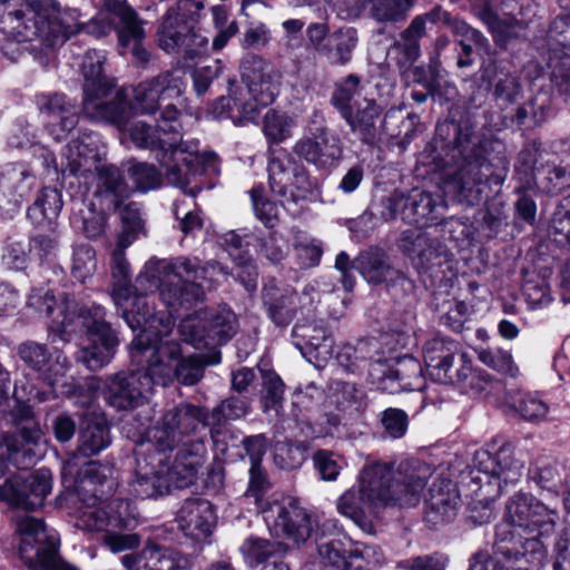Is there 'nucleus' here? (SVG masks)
Wrapping results in <instances>:
<instances>
[{
  "label": "nucleus",
  "mask_w": 570,
  "mask_h": 570,
  "mask_svg": "<svg viewBox=\"0 0 570 570\" xmlns=\"http://www.w3.org/2000/svg\"><path fill=\"white\" fill-rule=\"evenodd\" d=\"M134 242L132 236L119 235L117 247L111 253L110 268L114 279L111 298L127 325L139 330L146 324L151 327L161 324L165 332L171 326L169 315L154 313L146 294L159 291L163 302L174 312L188 309L203 302L205 291L214 287L212 276L217 267L200 266L196 259L177 257L174 259L150 258L136 278L135 287L129 286L130 265L125 249Z\"/></svg>",
  "instance_id": "f257e3e1"
},
{
  "label": "nucleus",
  "mask_w": 570,
  "mask_h": 570,
  "mask_svg": "<svg viewBox=\"0 0 570 570\" xmlns=\"http://www.w3.org/2000/svg\"><path fill=\"white\" fill-rule=\"evenodd\" d=\"M430 475V468L419 461L402 462L396 471L386 463H368L358 473L357 490L352 488L342 493L336 510L363 532L371 533L379 508L391 502L415 505Z\"/></svg>",
  "instance_id": "f03ea898"
},
{
  "label": "nucleus",
  "mask_w": 570,
  "mask_h": 570,
  "mask_svg": "<svg viewBox=\"0 0 570 570\" xmlns=\"http://www.w3.org/2000/svg\"><path fill=\"white\" fill-rule=\"evenodd\" d=\"M558 518L556 509L533 494L514 493L495 527L494 556L519 570H538L547 559L544 541L554 533Z\"/></svg>",
  "instance_id": "7ed1b4c3"
},
{
  "label": "nucleus",
  "mask_w": 570,
  "mask_h": 570,
  "mask_svg": "<svg viewBox=\"0 0 570 570\" xmlns=\"http://www.w3.org/2000/svg\"><path fill=\"white\" fill-rule=\"evenodd\" d=\"M28 306L50 318L48 330L61 341H70L72 334L80 328L86 330L77 358L90 371L104 367L114 357L119 341L105 321L102 306L94 304L79 309L73 298L65 297L58 303L50 291L42 289L32 291Z\"/></svg>",
  "instance_id": "20e7f679"
},
{
  "label": "nucleus",
  "mask_w": 570,
  "mask_h": 570,
  "mask_svg": "<svg viewBox=\"0 0 570 570\" xmlns=\"http://www.w3.org/2000/svg\"><path fill=\"white\" fill-rule=\"evenodd\" d=\"M178 110L168 104L161 112L156 128L141 120L130 124L128 134L132 142L156 153L164 176L169 185L185 189L191 180L207 171L217 169L214 153H199L197 140H183Z\"/></svg>",
  "instance_id": "39448f33"
},
{
  "label": "nucleus",
  "mask_w": 570,
  "mask_h": 570,
  "mask_svg": "<svg viewBox=\"0 0 570 570\" xmlns=\"http://www.w3.org/2000/svg\"><path fill=\"white\" fill-rule=\"evenodd\" d=\"M78 9L65 7L56 0H0V32L19 42L40 39L48 47L63 43L81 31Z\"/></svg>",
  "instance_id": "423d86ee"
},
{
  "label": "nucleus",
  "mask_w": 570,
  "mask_h": 570,
  "mask_svg": "<svg viewBox=\"0 0 570 570\" xmlns=\"http://www.w3.org/2000/svg\"><path fill=\"white\" fill-rule=\"evenodd\" d=\"M202 409L191 404H179L163 413L156 424L147 430L148 440L157 452L150 455L138 454L136 468L128 491L138 499L157 498L169 491L164 476L165 452L171 451L203 421Z\"/></svg>",
  "instance_id": "0eeeda50"
},
{
  "label": "nucleus",
  "mask_w": 570,
  "mask_h": 570,
  "mask_svg": "<svg viewBox=\"0 0 570 570\" xmlns=\"http://www.w3.org/2000/svg\"><path fill=\"white\" fill-rule=\"evenodd\" d=\"M268 487L267 473L262 464H252L245 494L254 499L257 511L273 535L298 544L306 542L314 532L317 535L320 531L323 537L341 532L336 519H326L320 525L316 514L303 508L296 498L277 492L264 498L263 493Z\"/></svg>",
  "instance_id": "6e6552de"
},
{
  "label": "nucleus",
  "mask_w": 570,
  "mask_h": 570,
  "mask_svg": "<svg viewBox=\"0 0 570 570\" xmlns=\"http://www.w3.org/2000/svg\"><path fill=\"white\" fill-rule=\"evenodd\" d=\"M139 330L131 342V357L137 362L146 358L157 385L167 386L175 379L184 385H194L203 377V358L199 355L183 356L180 344L165 338L173 326L168 332L159 323L155 327L146 324Z\"/></svg>",
  "instance_id": "1a4fd4ad"
},
{
  "label": "nucleus",
  "mask_w": 570,
  "mask_h": 570,
  "mask_svg": "<svg viewBox=\"0 0 570 570\" xmlns=\"http://www.w3.org/2000/svg\"><path fill=\"white\" fill-rule=\"evenodd\" d=\"M203 3L181 0L167 10L158 29L159 47L170 55H180L185 61L208 51L209 39L198 27Z\"/></svg>",
  "instance_id": "9d476101"
},
{
  "label": "nucleus",
  "mask_w": 570,
  "mask_h": 570,
  "mask_svg": "<svg viewBox=\"0 0 570 570\" xmlns=\"http://www.w3.org/2000/svg\"><path fill=\"white\" fill-rule=\"evenodd\" d=\"M106 57L97 50L86 52L81 71L83 75L82 112L92 121L121 124L126 119V108L120 106L122 96H112L115 82L102 73Z\"/></svg>",
  "instance_id": "9b49d317"
},
{
  "label": "nucleus",
  "mask_w": 570,
  "mask_h": 570,
  "mask_svg": "<svg viewBox=\"0 0 570 570\" xmlns=\"http://www.w3.org/2000/svg\"><path fill=\"white\" fill-rule=\"evenodd\" d=\"M17 395V391H14ZM11 419L19 426L14 434L0 436V479L4 476V462H11L18 469H26L36 462L32 446L45 442V433L38 421L35 420L32 409L18 396L11 409ZM4 489V482L0 484Z\"/></svg>",
  "instance_id": "f8f14e48"
},
{
  "label": "nucleus",
  "mask_w": 570,
  "mask_h": 570,
  "mask_svg": "<svg viewBox=\"0 0 570 570\" xmlns=\"http://www.w3.org/2000/svg\"><path fill=\"white\" fill-rule=\"evenodd\" d=\"M268 178L271 190L281 198L284 206L313 200L320 195L318 183L287 153H281L271 159Z\"/></svg>",
  "instance_id": "ddd939ff"
},
{
  "label": "nucleus",
  "mask_w": 570,
  "mask_h": 570,
  "mask_svg": "<svg viewBox=\"0 0 570 570\" xmlns=\"http://www.w3.org/2000/svg\"><path fill=\"white\" fill-rule=\"evenodd\" d=\"M20 537L19 554L31 570H76L63 562H56L57 538L49 532L42 520L30 515L17 518Z\"/></svg>",
  "instance_id": "4468645a"
},
{
  "label": "nucleus",
  "mask_w": 570,
  "mask_h": 570,
  "mask_svg": "<svg viewBox=\"0 0 570 570\" xmlns=\"http://www.w3.org/2000/svg\"><path fill=\"white\" fill-rule=\"evenodd\" d=\"M237 328L236 314L227 305L188 315L179 324L183 340L197 348L202 343L205 346L223 344L235 335Z\"/></svg>",
  "instance_id": "2eb2a0df"
},
{
  "label": "nucleus",
  "mask_w": 570,
  "mask_h": 570,
  "mask_svg": "<svg viewBox=\"0 0 570 570\" xmlns=\"http://www.w3.org/2000/svg\"><path fill=\"white\" fill-rule=\"evenodd\" d=\"M185 88L183 72L180 70L165 71L156 77L139 82L132 91V101L128 106L126 97L121 91L122 102L120 106L126 108V119L121 124H115L118 128H124L132 114H154L160 102L181 96Z\"/></svg>",
  "instance_id": "dca6fc26"
},
{
  "label": "nucleus",
  "mask_w": 570,
  "mask_h": 570,
  "mask_svg": "<svg viewBox=\"0 0 570 570\" xmlns=\"http://www.w3.org/2000/svg\"><path fill=\"white\" fill-rule=\"evenodd\" d=\"M524 462L518 458L514 446L510 442L500 445L494 440L485 448L475 451L471 473L484 474L487 481H494L501 491L503 485L515 484L522 476Z\"/></svg>",
  "instance_id": "f3484780"
},
{
  "label": "nucleus",
  "mask_w": 570,
  "mask_h": 570,
  "mask_svg": "<svg viewBox=\"0 0 570 570\" xmlns=\"http://www.w3.org/2000/svg\"><path fill=\"white\" fill-rule=\"evenodd\" d=\"M117 29L122 47L138 42L145 37L142 22L126 0H104L98 13L87 21V33L101 38Z\"/></svg>",
  "instance_id": "a211bd4d"
},
{
  "label": "nucleus",
  "mask_w": 570,
  "mask_h": 570,
  "mask_svg": "<svg viewBox=\"0 0 570 570\" xmlns=\"http://www.w3.org/2000/svg\"><path fill=\"white\" fill-rule=\"evenodd\" d=\"M21 360L48 383L57 395L72 393L73 380L67 376L69 362L61 351L37 342H27L19 347Z\"/></svg>",
  "instance_id": "6ab92c4d"
},
{
  "label": "nucleus",
  "mask_w": 570,
  "mask_h": 570,
  "mask_svg": "<svg viewBox=\"0 0 570 570\" xmlns=\"http://www.w3.org/2000/svg\"><path fill=\"white\" fill-rule=\"evenodd\" d=\"M242 81L235 87L245 92V105L255 109V121L262 108L273 104L279 94L282 75L259 57H250L242 63Z\"/></svg>",
  "instance_id": "aec40b11"
},
{
  "label": "nucleus",
  "mask_w": 570,
  "mask_h": 570,
  "mask_svg": "<svg viewBox=\"0 0 570 570\" xmlns=\"http://www.w3.org/2000/svg\"><path fill=\"white\" fill-rule=\"evenodd\" d=\"M439 206L426 191L413 189L405 195L396 190L382 200L381 218L390 222L400 216L405 223L423 227L439 219Z\"/></svg>",
  "instance_id": "412c9836"
},
{
  "label": "nucleus",
  "mask_w": 570,
  "mask_h": 570,
  "mask_svg": "<svg viewBox=\"0 0 570 570\" xmlns=\"http://www.w3.org/2000/svg\"><path fill=\"white\" fill-rule=\"evenodd\" d=\"M51 481L52 474L48 469L11 475L4 480V489H0V500L18 508L35 510L43 504L51 492Z\"/></svg>",
  "instance_id": "4be33fe9"
},
{
  "label": "nucleus",
  "mask_w": 570,
  "mask_h": 570,
  "mask_svg": "<svg viewBox=\"0 0 570 570\" xmlns=\"http://www.w3.org/2000/svg\"><path fill=\"white\" fill-rule=\"evenodd\" d=\"M156 385L149 364L129 374L119 373L108 384L107 401L118 410L135 409L144 404Z\"/></svg>",
  "instance_id": "5701e85b"
},
{
  "label": "nucleus",
  "mask_w": 570,
  "mask_h": 570,
  "mask_svg": "<svg viewBox=\"0 0 570 570\" xmlns=\"http://www.w3.org/2000/svg\"><path fill=\"white\" fill-rule=\"evenodd\" d=\"M39 186V180L27 163H10L0 176V209L11 216L27 202Z\"/></svg>",
  "instance_id": "b1692460"
},
{
  "label": "nucleus",
  "mask_w": 570,
  "mask_h": 570,
  "mask_svg": "<svg viewBox=\"0 0 570 570\" xmlns=\"http://www.w3.org/2000/svg\"><path fill=\"white\" fill-rule=\"evenodd\" d=\"M309 136L298 139L293 148L296 156L318 169L335 166L343 155V146L336 134L320 126Z\"/></svg>",
  "instance_id": "393cba45"
},
{
  "label": "nucleus",
  "mask_w": 570,
  "mask_h": 570,
  "mask_svg": "<svg viewBox=\"0 0 570 570\" xmlns=\"http://www.w3.org/2000/svg\"><path fill=\"white\" fill-rule=\"evenodd\" d=\"M126 570H190V559L174 548L148 541L137 552L120 559Z\"/></svg>",
  "instance_id": "a878e982"
},
{
  "label": "nucleus",
  "mask_w": 570,
  "mask_h": 570,
  "mask_svg": "<svg viewBox=\"0 0 570 570\" xmlns=\"http://www.w3.org/2000/svg\"><path fill=\"white\" fill-rule=\"evenodd\" d=\"M97 137L92 134H82L77 139H72L65 147L60 165L49 151L43 154L45 166L52 167L55 171L59 169L62 174L67 171L70 175H78L90 170L97 158Z\"/></svg>",
  "instance_id": "bb28decb"
},
{
  "label": "nucleus",
  "mask_w": 570,
  "mask_h": 570,
  "mask_svg": "<svg viewBox=\"0 0 570 570\" xmlns=\"http://www.w3.org/2000/svg\"><path fill=\"white\" fill-rule=\"evenodd\" d=\"M460 495L449 479H435L429 490L425 503L424 520L436 528L453 521L460 508Z\"/></svg>",
  "instance_id": "cd10ccee"
},
{
  "label": "nucleus",
  "mask_w": 570,
  "mask_h": 570,
  "mask_svg": "<svg viewBox=\"0 0 570 570\" xmlns=\"http://www.w3.org/2000/svg\"><path fill=\"white\" fill-rule=\"evenodd\" d=\"M216 519L213 504L200 498L187 499L177 515L179 529L196 542H205L212 535Z\"/></svg>",
  "instance_id": "c85d7f7f"
},
{
  "label": "nucleus",
  "mask_w": 570,
  "mask_h": 570,
  "mask_svg": "<svg viewBox=\"0 0 570 570\" xmlns=\"http://www.w3.org/2000/svg\"><path fill=\"white\" fill-rule=\"evenodd\" d=\"M204 462L205 448L202 443L181 449L171 464L165 456L164 476L168 480V488L183 489L193 484Z\"/></svg>",
  "instance_id": "c756f323"
},
{
  "label": "nucleus",
  "mask_w": 570,
  "mask_h": 570,
  "mask_svg": "<svg viewBox=\"0 0 570 570\" xmlns=\"http://www.w3.org/2000/svg\"><path fill=\"white\" fill-rule=\"evenodd\" d=\"M375 371L382 375V389L391 393L421 390L424 385L422 366L412 356L400 358L395 367L377 364Z\"/></svg>",
  "instance_id": "7c9ffc66"
},
{
  "label": "nucleus",
  "mask_w": 570,
  "mask_h": 570,
  "mask_svg": "<svg viewBox=\"0 0 570 570\" xmlns=\"http://www.w3.org/2000/svg\"><path fill=\"white\" fill-rule=\"evenodd\" d=\"M397 246L419 268L429 269L442 263L443 247L440 242L420 230L403 232Z\"/></svg>",
  "instance_id": "2f4dec72"
},
{
  "label": "nucleus",
  "mask_w": 570,
  "mask_h": 570,
  "mask_svg": "<svg viewBox=\"0 0 570 570\" xmlns=\"http://www.w3.org/2000/svg\"><path fill=\"white\" fill-rule=\"evenodd\" d=\"M130 193V187L116 166H102L98 169L94 191L98 207L117 210Z\"/></svg>",
  "instance_id": "473e14b6"
},
{
  "label": "nucleus",
  "mask_w": 570,
  "mask_h": 570,
  "mask_svg": "<svg viewBox=\"0 0 570 570\" xmlns=\"http://www.w3.org/2000/svg\"><path fill=\"white\" fill-rule=\"evenodd\" d=\"M444 377L431 379L441 384L459 386L463 392H480L484 389V381L473 371L472 361L461 348L452 360L442 366Z\"/></svg>",
  "instance_id": "72a5a7b5"
},
{
  "label": "nucleus",
  "mask_w": 570,
  "mask_h": 570,
  "mask_svg": "<svg viewBox=\"0 0 570 570\" xmlns=\"http://www.w3.org/2000/svg\"><path fill=\"white\" fill-rule=\"evenodd\" d=\"M461 348L459 342L448 336L438 334L425 340L422 345V358L430 379L444 377L445 372L442 366L452 360Z\"/></svg>",
  "instance_id": "f704fd0d"
},
{
  "label": "nucleus",
  "mask_w": 570,
  "mask_h": 570,
  "mask_svg": "<svg viewBox=\"0 0 570 570\" xmlns=\"http://www.w3.org/2000/svg\"><path fill=\"white\" fill-rule=\"evenodd\" d=\"M294 345L304 356L325 361L333 354V340L321 327L296 324L293 328Z\"/></svg>",
  "instance_id": "c9c22d12"
},
{
  "label": "nucleus",
  "mask_w": 570,
  "mask_h": 570,
  "mask_svg": "<svg viewBox=\"0 0 570 570\" xmlns=\"http://www.w3.org/2000/svg\"><path fill=\"white\" fill-rule=\"evenodd\" d=\"M381 112L382 109L376 104L375 99L368 98L352 108V110L342 118L346 121L351 131L364 144H373L376 138V122Z\"/></svg>",
  "instance_id": "e433bc0d"
},
{
  "label": "nucleus",
  "mask_w": 570,
  "mask_h": 570,
  "mask_svg": "<svg viewBox=\"0 0 570 570\" xmlns=\"http://www.w3.org/2000/svg\"><path fill=\"white\" fill-rule=\"evenodd\" d=\"M209 112L214 119H230L235 125L243 126L255 122V109L245 105V92L229 82L228 97L218 98L210 107Z\"/></svg>",
  "instance_id": "4c0bfd02"
},
{
  "label": "nucleus",
  "mask_w": 570,
  "mask_h": 570,
  "mask_svg": "<svg viewBox=\"0 0 570 570\" xmlns=\"http://www.w3.org/2000/svg\"><path fill=\"white\" fill-rule=\"evenodd\" d=\"M36 101L43 117L59 121L62 132H69L78 124L77 107L65 95L41 94L36 97Z\"/></svg>",
  "instance_id": "58836bf2"
},
{
  "label": "nucleus",
  "mask_w": 570,
  "mask_h": 570,
  "mask_svg": "<svg viewBox=\"0 0 570 570\" xmlns=\"http://www.w3.org/2000/svg\"><path fill=\"white\" fill-rule=\"evenodd\" d=\"M353 267L370 284H381L392 278L395 271L391 267L387 255L380 248H370L358 254Z\"/></svg>",
  "instance_id": "ea45409f"
},
{
  "label": "nucleus",
  "mask_w": 570,
  "mask_h": 570,
  "mask_svg": "<svg viewBox=\"0 0 570 570\" xmlns=\"http://www.w3.org/2000/svg\"><path fill=\"white\" fill-rule=\"evenodd\" d=\"M366 99V85L358 76L351 73L336 81L331 102L343 117Z\"/></svg>",
  "instance_id": "a19ab883"
},
{
  "label": "nucleus",
  "mask_w": 570,
  "mask_h": 570,
  "mask_svg": "<svg viewBox=\"0 0 570 570\" xmlns=\"http://www.w3.org/2000/svg\"><path fill=\"white\" fill-rule=\"evenodd\" d=\"M263 297L272 321L278 326L289 324L297 311V293L292 289L281 293L276 288H264Z\"/></svg>",
  "instance_id": "79ce46f5"
},
{
  "label": "nucleus",
  "mask_w": 570,
  "mask_h": 570,
  "mask_svg": "<svg viewBox=\"0 0 570 570\" xmlns=\"http://www.w3.org/2000/svg\"><path fill=\"white\" fill-rule=\"evenodd\" d=\"M110 442L109 428L104 416L86 419L79 435V450L85 455L99 453L109 446Z\"/></svg>",
  "instance_id": "37998d69"
},
{
  "label": "nucleus",
  "mask_w": 570,
  "mask_h": 570,
  "mask_svg": "<svg viewBox=\"0 0 570 570\" xmlns=\"http://www.w3.org/2000/svg\"><path fill=\"white\" fill-rule=\"evenodd\" d=\"M438 18H440V7H435L429 12L413 18L409 27L401 33V41L409 60L414 61L419 58L420 39L426 35L428 23H439Z\"/></svg>",
  "instance_id": "c03bdc74"
},
{
  "label": "nucleus",
  "mask_w": 570,
  "mask_h": 570,
  "mask_svg": "<svg viewBox=\"0 0 570 570\" xmlns=\"http://www.w3.org/2000/svg\"><path fill=\"white\" fill-rule=\"evenodd\" d=\"M62 196L57 188H42L36 202L28 208V217L36 225L52 224L62 209Z\"/></svg>",
  "instance_id": "a18cd8bd"
},
{
  "label": "nucleus",
  "mask_w": 570,
  "mask_h": 570,
  "mask_svg": "<svg viewBox=\"0 0 570 570\" xmlns=\"http://www.w3.org/2000/svg\"><path fill=\"white\" fill-rule=\"evenodd\" d=\"M470 1L474 14L489 27L497 41H500L501 38L505 39L518 35L517 29L520 28V23L518 21L499 18L493 11L489 0Z\"/></svg>",
  "instance_id": "49530a36"
},
{
  "label": "nucleus",
  "mask_w": 570,
  "mask_h": 570,
  "mask_svg": "<svg viewBox=\"0 0 570 570\" xmlns=\"http://www.w3.org/2000/svg\"><path fill=\"white\" fill-rule=\"evenodd\" d=\"M482 79L489 83L494 82V96L503 104L514 102L521 94V87L518 79L499 70L494 62L489 63L482 71Z\"/></svg>",
  "instance_id": "de8ad7c7"
},
{
  "label": "nucleus",
  "mask_w": 570,
  "mask_h": 570,
  "mask_svg": "<svg viewBox=\"0 0 570 570\" xmlns=\"http://www.w3.org/2000/svg\"><path fill=\"white\" fill-rule=\"evenodd\" d=\"M325 56L336 65H345L352 58V52L358 42L357 31L352 27L341 28L330 37Z\"/></svg>",
  "instance_id": "09e8293b"
},
{
  "label": "nucleus",
  "mask_w": 570,
  "mask_h": 570,
  "mask_svg": "<svg viewBox=\"0 0 570 570\" xmlns=\"http://www.w3.org/2000/svg\"><path fill=\"white\" fill-rule=\"evenodd\" d=\"M384 562V556L376 546L357 543L347 552L345 570H375Z\"/></svg>",
  "instance_id": "8fccbe9b"
},
{
  "label": "nucleus",
  "mask_w": 570,
  "mask_h": 570,
  "mask_svg": "<svg viewBox=\"0 0 570 570\" xmlns=\"http://www.w3.org/2000/svg\"><path fill=\"white\" fill-rule=\"evenodd\" d=\"M109 509L108 503L105 507L100 504H87L78 510L77 527L87 531H102L107 532L111 529L109 522Z\"/></svg>",
  "instance_id": "3c124183"
},
{
  "label": "nucleus",
  "mask_w": 570,
  "mask_h": 570,
  "mask_svg": "<svg viewBox=\"0 0 570 570\" xmlns=\"http://www.w3.org/2000/svg\"><path fill=\"white\" fill-rule=\"evenodd\" d=\"M416 0H376L371 16L377 22H397L404 20Z\"/></svg>",
  "instance_id": "603ef678"
},
{
  "label": "nucleus",
  "mask_w": 570,
  "mask_h": 570,
  "mask_svg": "<svg viewBox=\"0 0 570 570\" xmlns=\"http://www.w3.org/2000/svg\"><path fill=\"white\" fill-rule=\"evenodd\" d=\"M294 120L286 114L268 110L264 117L263 130L267 139L281 142L292 135Z\"/></svg>",
  "instance_id": "864d4df0"
},
{
  "label": "nucleus",
  "mask_w": 570,
  "mask_h": 570,
  "mask_svg": "<svg viewBox=\"0 0 570 570\" xmlns=\"http://www.w3.org/2000/svg\"><path fill=\"white\" fill-rule=\"evenodd\" d=\"M440 13L443 16L438 18L439 22H442L444 26L449 27L455 36L471 41L480 49H487L489 47L488 39L479 30L469 26L465 21L452 17L442 7H440Z\"/></svg>",
  "instance_id": "5fc2aeb1"
},
{
  "label": "nucleus",
  "mask_w": 570,
  "mask_h": 570,
  "mask_svg": "<svg viewBox=\"0 0 570 570\" xmlns=\"http://www.w3.org/2000/svg\"><path fill=\"white\" fill-rule=\"evenodd\" d=\"M111 529L131 530L138 524L136 507L124 499H115L108 503Z\"/></svg>",
  "instance_id": "6e6d98bb"
},
{
  "label": "nucleus",
  "mask_w": 570,
  "mask_h": 570,
  "mask_svg": "<svg viewBox=\"0 0 570 570\" xmlns=\"http://www.w3.org/2000/svg\"><path fill=\"white\" fill-rule=\"evenodd\" d=\"M254 236H246L245 238L236 234L235 232H229L225 235V243L229 248V255L238 262V265H243L249 275V281L246 283V288L248 291H254L256 288L255 281L252 276H256V269L253 265H249V259L245 258V256L239 252L244 245L248 246L250 240H255Z\"/></svg>",
  "instance_id": "4d7b16f0"
},
{
  "label": "nucleus",
  "mask_w": 570,
  "mask_h": 570,
  "mask_svg": "<svg viewBox=\"0 0 570 570\" xmlns=\"http://www.w3.org/2000/svg\"><path fill=\"white\" fill-rule=\"evenodd\" d=\"M293 246L302 266L313 267L318 265L323 254L322 245L318 240L298 233L295 236Z\"/></svg>",
  "instance_id": "13d9d810"
},
{
  "label": "nucleus",
  "mask_w": 570,
  "mask_h": 570,
  "mask_svg": "<svg viewBox=\"0 0 570 570\" xmlns=\"http://www.w3.org/2000/svg\"><path fill=\"white\" fill-rule=\"evenodd\" d=\"M96 253L89 245H80L75 248L72 257V275L83 282L96 271Z\"/></svg>",
  "instance_id": "bf43d9fd"
},
{
  "label": "nucleus",
  "mask_w": 570,
  "mask_h": 570,
  "mask_svg": "<svg viewBox=\"0 0 570 570\" xmlns=\"http://www.w3.org/2000/svg\"><path fill=\"white\" fill-rule=\"evenodd\" d=\"M515 411L527 421L539 422L547 417L548 405L533 394H523L514 403Z\"/></svg>",
  "instance_id": "052dcab7"
},
{
  "label": "nucleus",
  "mask_w": 570,
  "mask_h": 570,
  "mask_svg": "<svg viewBox=\"0 0 570 570\" xmlns=\"http://www.w3.org/2000/svg\"><path fill=\"white\" fill-rule=\"evenodd\" d=\"M479 360L493 370L513 376L518 368L510 352L502 348H488L479 353Z\"/></svg>",
  "instance_id": "680f3d73"
},
{
  "label": "nucleus",
  "mask_w": 570,
  "mask_h": 570,
  "mask_svg": "<svg viewBox=\"0 0 570 570\" xmlns=\"http://www.w3.org/2000/svg\"><path fill=\"white\" fill-rule=\"evenodd\" d=\"M128 173L138 190L147 191L160 185L161 176L153 165L132 164L128 167Z\"/></svg>",
  "instance_id": "e2e57ef3"
},
{
  "label": "nucleus",
  "mask_w": 570,
  "mask_h": 570,
  "mask_svg": "<svg viewBox=\"0 0 570 570\" xmlns=\"http://www.w3.org/2000/svg\"><path fill=\"white\" fill-rule=\"evenodd\" d=\"M305 460V451L298 444L278 443L274 450V461L283 470H294Z\"/></svg>",
  "instance_id": "0e129e2a"
},
{
  "label": "nucleus",
  "mask_w": 570,
  "mask_h": 570,
  "mask_svg": "<svg viewBox=\"0 0 570 570\" xmlns=\"http://www.w3.org/2000/svg\"><path fill=\"white\" fill-rule=\"evenodd\" d=\"M255 242L259 253L273 263L281 262L287 254L285 239L276 233L268 232L264 236L256 237Z\"/></svg>",
  "instance_id": "69168bd1"
},
{
  "label": "nucleus",
  "mask_w": 570,
  "mask_h": 570,
  "mask_svg": "<svg viewBox=\"0 0 570 570\" xmlns=\"http://www.w3.org/2000/svg\"><path fill=\"white\" fill-rule=\"evenodd\" d=\"M448 563L446 556L432 553L402 560L397 568L402 570H445Z\"/></svg>",
  "instance_id": "338daca9"
},
{
  "label": "nucleus",
  "mask_w": 570,
  "mask_h": 570,
  "mask_svg": "<svg viewBox=\"0 0 570 570\" xmlns=\"http://www.w3.org/2000/svg\"><path fill=\"white\" fill-rule=\"evenodd\" d=\"M551 80L559 92L570 96V46L560 59L551 62Z\"/></svg>",
  "instance_id": "774afa93"
}]
</instances>
